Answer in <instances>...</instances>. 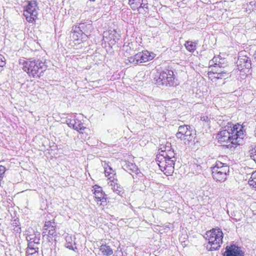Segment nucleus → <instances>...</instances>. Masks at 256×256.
<instances>
[{"instance_id": "4", "label": "nucleus", "mask_w": 256, "mask_h": 256, "mask_svg": "<svg viewBox=\"0 0 256 256\" xmlns=\"http://www.w3.org/2000/svg\"><path fill=\"white\" fill-rule=\"evenodd\" d=\"M229 170L227 164L217 161L212 170L214 179L220 182H224L228 174Z\"/></svg>"}, {"instance_id": "43", "label": "nucleus", "mask_w": 256, "mask_h": 256, "mask_svg": "<svg viewBox=\"0 0 256 256\" xmlns=\"http://www.w3.org/2000/svg\"><path fill=\"white\" fill-rule=\"evenodd\" d=\"M252 186L256 190V183H254V184Z\"/></svg>"}, {"instance_id": "17", "label": "nucleus", "mask_w": 256, "mask_h": 256, "mask_svg": "<svg viewBox=\"0 0 256 256\" xmlns=\"http://www.w3.org/2000/svg\"><path fill=\"white\" fill-rule=\"evenodd\" d=\"M40 234L39 232H36L32 234H28L26 236V238L28 242H32L40 244Z\"/></svg>"}, {"instance_id": "5", "label": "nucleus", "mask_w": 256, "mask_h": 256, "mask_svg": "<svg viewBox=\"0 0 256 256\" xmlns=\"http://www.w3.org/2000/svg\"><path fill=\"white\" fill-rule=\"evenodd\" d=\"M190 129V127L189 126H180L178 127V132L176 134V138L180 139L186 145H189L195 137Z\"/></svg>"}, {"instance_id": "19", "label": "nucleus", "mask_w": 256, "mask_h": 256, "mask_svg": "<svg viewBox=\"0 0 256 256\" xmlns=\"http://www.w3.org/2000/svg\"><path fill=\"white\" fill-rule=\"evenodd\" d=\"M142 63L148 61L154 58V54H150L148 51L145 50L140 52Z\"/></svg>"}, {"instance_id": "33", "label": "nucleus", "mask_w": 256, "mask_h": 256, "mask_svg": "<svg viewBox=\"0 0 256 256\" xmlns=\"http://www.w3.org/2000/svg\"><path fill=\"white\" fill-rule=\"evenodd\" d=\"M174 150H170L168 152H167V158L168 159H170V160H176L175 156H174Z\"/></svg>"}, {"instance_id": "21", "label": "nucleus", "mask_w": 256, "mask_h": 256, "mask_svg": "<svg viewBox=\"0 0 256 256\" xmlns=\"http://www.w3.org/2000/svg\"><path fill=\"white\" fill-rule=\"evenodd\" d=\"M128 62L130 63L136 64L142 63L140 52L128 58Z\"/></svg>"}, {"instance_id": "37", "label": "nucleus", "mask_w": 256, "mask_h": 256, "mask_svg": "<svg viewBox=\"0 0 256 256\" xmlns=\"http://www.w3.org/2000/svg\"><path fill=\"white\" fill-rule=\"evenodd\" d=\"M37 251H38V250H34V249H32L28 247L26 252V255H27V256H28L30 255V254H34V252H36Z\"/></svg>"}, {"instance_id": "31", "label": "nucleus", "mask_w": 256, "mask_h": 256, "mask_svg": "<svg viewBox=\"0 0 256 256\" xmlns=\"http://www.w3.org/2000/svg\"><path fill=\"white\" fill-rule=\"evenodd\" d=\"M40 244L32 242H28V248H30L32 249L35 250H38V246H40Z\"/></svg>"}, {"instance_id": "20", "label": "nucleus", "mask_w": 256, "mask_h": 256, "mask_svg": "<svg viewBox=\"0 0 256 256\" xmlns=\"http://www.w3.org/2000/svg\"><path fill=\"white\" fill-rule=\"evenodd\" d=\"M72 38L76 40H78L80 38L85 40L87 38H85L84 35H81L82 32H80L78 26H74L72 29Z\"/></svg>"}, {"instance_id": "34", "label": "nucleus", "mask_w": 256, "mask_h": 256, "mask_svg": "<svg viewBox=\"0 0 256 256\" xmlns=\"http://www.w3.org/2000/svg\"><path fill=\"white\" fill-rule=\"evenodd\" d=\"M126 167L128 168L132 172H136L138 170L136 166L132 163H129Z\"/></svg>"}, {"instance_id": "39", "label": "nucleus", "mask_w": 256, "mask_h": 256, "mask_svg": "<svg viewBox=\"0 0 256 256\" xmlns=\"http://www.w3.org/2000/svg\"><path fill=\"white\" fill-rule=\"evenodd\" d=\"M106 195L104 194L102 197L101 198L98 200V202H101V204L105 205L106 204V198L105 197Z\"/></svg>"}, {"instance_id": "23", "label": "nucleus", "mask_w": 256, "mask_h": 256, "mask_svg": "<svg viewBox=\"0 0 256 256\" xmlns=\"http://www.w3.org/2000/svg\"><path fill=\"white\" fill-rule=\"evenodd\" d=\"M184 45L186 50L190 52H194L196 50V43L188 41Z\"/></svg>"}, {"instance_id": "3", "label": "nucleus", "mask_w": 256, "mask_h": 256, "mask_svg": "<svg viewBox=\"0 0 256 256\" xmlns=\"http://www.w3.org/2000/svg\"><path fill=\"white\" fill-rule=\"evenodd\" d=\"M208 240L206 248L210 251L218 250L222 243L224 234L220 228H212L206 233Z\"/></svg>"}, {"instance_id": "9", "label": "nucleus", "mask_w": 256, "mask_h": 256, "mask_svg": "<svg viewBox=\"0 0 256 256\" xmlns=\"http://www.w3.org/2000/svg\"><path fill=\"white\" fill-rule=\"evenodd\" d=\"M246 52H240L238 53V60L236 61V66L240 72H245L252 68V62L250 58L245 55Z\"/></svg>"}, {"instance_id": "30", "label": "nucleus", "mask_w": 256, "mask_h": 256, "mask_svg": "<svg viewBox=\"0 0 256 256\" xmlns=\"http://www.w3.org/2000/svg\"><path fill=\"white\" fill-rule=\"evenodd\" d=\"M5 171V167L3 166H0V186H1L2 181L3 179Z\"/></svg>"}, {"instance_id": "29", "label": "nucleus", "mask_w": 256, "mask_h": 256, "mask_svg": "<svg viewBox=\"0 0 256 256\" xmlns=\"http://www.w3.org/2000/svg\"><path fill=\"white\" fill-rule=\"evenodd\" d=\"M248 183L250 185L254 184L256 183V171L252 172L250 178L249 179Z\"/></svg>"}, {"instance_id": "13", "label": "nucleus", "mask_w": 256, "mask_h": 256, "mask_svg": "<svg viewBox=\"0 0 256 256\" xmlns=\"http://www.w3.org/2000/svg\"><path fill=\"white\" fill-rule=\"evenodd\" d=\"M229 72L228 69L218 70L216 72H208L209 78H213L214 79H225L228 78Z\"/></svg>"}, {"instance_id": "16", "label": "nucleus", "mask_w": 256, "mask_h": 256, "mask_svg": "<svg viewBox=\"0 0 256 256\" xmlns=\"http://www.w3.org/2000/svg\"><path fill=\"white\" fill-rule=\"evenodd\" d=\"M117 179L112 180L108 182V184L110 188L113 190L114 192L118 195H120L122 193L123 188L120 186L117 183Z\"/></svg>"}, {"instance_id": "28", "label": "nucleus", "mask_w": 256, "mask_h": 256, "mask_svg": "<svg viewBox=\"0 0 256 256\" xmlns=\"http://www.w3.org/2000/svg\"><path fill=\"white\" fill-rule=\"evenodd\" d=\"M6 65V59L4 56L0 54V72H2Z\"/></svg>"}, {"instance_id": "38", "label": "nucleus", "mask_w": 256, "mask_h": 256, "mask_svg": "<svg viewBox=\"0 0 256 256\" xmlns=\"http://www.w3.org/2000/svg\"><path fill=\"white\" fill-rule=\"evenodd\" d=\"M96 192H103L102 188L97 185H95L94 186V194L96 193Z\"/></svg>"}, {"instance_id": "26", "label": "nucleus", "mask_w": 256, "mask_h": 256, "mask_svg": "<svg viewBox=\"0 0 256 256\" xmlns=\"http://www.w3.org/2000/svg\"><path fill=\"white\" fill-rule=\"evenodd\" d=\"M218 123L219 124L220 126H222L223 130H224V127L227 126H230V128H233L232 126H234L231 122H228L226 121H224V120H222L221 118L219 119Z\"/></svg>"}, {"instance_id": "24", "label": "nucleus", "mask_w": 256, "mask_h": 256, "mask_svg": "<svg viewBox=\"0 0 256 256\" xmlns=\"http://www.w3.org/2000/svg\"><path fill=\"white\" fill-rule=\"evenodd\" d=\"M66 247L70 250L75 251V249H76V248L75 246L74 248L72 246V237L70 236H67L66 238Z\"/></svg>"}, {"instance_id": "6", "label": "nucleus", "mask_w": 256, "mask_h": 256, "mask_svg": "<svg viewBox=\"0 0 256 256\" xmlns=\"http://www.w3.org/2000/svg\"><path fill=\"white\" fill-rule=\"evenodd\" d=\"M154 79L159 86H171L174 84V72L170 70L163 71L158 73Z\"/></svg>"}, {"instance_id": "36", "label": "nucleus", "mask_w": 256, "mask_h": 256, "mask_svg": "<svg viewBox=\"0 0 256 256\" xmlns=\"http://www.w3.org/2000/svg\"><path fill=\"white\" fill-rule=\"evenodd\" d=\"M94 194V197L96 198V200L97 202H98V200L102 197L103 195H104V193L103 192H96V193Z\"/></svg>"}, {"instance_id": "40", "label": "nucleus", "mask_w": 256, "mask_h": 256, "mask_svg": "<svg viewBox=\"0 0 256 256\" xmlns=\"http://www.w3.org/2000/svg\"><path fill=\"white\" fill-rule=\"evenodd\" d=\"M200 120L202 121H204L206 122H208L210 121V118L207 116H202Z\"/></svg>"}, {"instance_id": "1", "label": "nucleus", "mask_w": 256, "mask_h": 256, "mask_svg": "<svg viewBox=\"0 0 256 256\" xmlns=\"http://www.w3.org/2000/svg\"><path fill=\"white\" fill-rule=\"evenodd\" d=\"M230 126H227L224 129L222 130L218 134L217 138L220 143L226 142L228 144L227 148L231 150H234L235 148L240 145L244 137V133L242 130V127L240 124H235L230 128Z\"/></svg>"}, {"instance_id": "35", "label": "nucleus", "mask_w": 256, "mask_h": 256, "mask_svg": "<svg viewBox=\"0 0 256 256\" xmlns=\"http://www.w3.org/2000/svg\"><path fill=\"white\" fill-rule=\"evenodd\" d=\"M54 225V222H52L50 221L46 222L44 226V231L47 230L49 228V226H53Z\"/></svg>"}, {"instance_id": "2", "label": "nucleus", "mask_w": 256, "mask_h": 256, "mask_svg": "<svg viewBox=\"0 0 256 256\" xmlns=\"http://www.w3.org/2000/svg\"><path fill=\"white\" fill-rule=\"evenodd\" d=\"M22 64L23 70L33 78H40L46 69L44 62L40 60H24Z\"/></svg>"}, {"instance_id": "32", "label": "nucleus", "mask_w": 256, "mask_h": 256, "mask_svg": "<svg viewBox=\"0 0 256 256\" xmlns=\"http://www.w3.org/2000/svg\"><path fill=\"white\" fill-rule=\"evenodd\" d=\"M224 59L220 58L219 57L214 56L212 60L210 61V64L215 66V64L218 63V60H224Z\"/></svg>"}, {"instance_id": "7", "label": "nucleus", "mask_w": 256, "mask_h": 256, "mask_svg": "<svg viewBox=\"0 0 256 256\" xmlns=\"http://www.w3.org/2000/svg\"><path fill=\"white\" fill-rule=\"evenodd\" d=\"M37 9L36 2L34 0L29 2L24 8V16L28 22H32L36 20L38 14Z\"/></svg>"}, {"instance_id": "14", "label": "nucleus", "mask_w": 256, "mask_h": 256, "mask_svg": "<svg viewBox=\"0 0 256 256\" xmlns=\"http://www.w3.org/2000/svg\"><path fill=\"white\" fill-rule=\"evenodd\" d=\"M164 162H160L158 165L162 171L168 170L170 172H173L174 169V165L176 160L166 159Z\"/></svg>"}, {"instance_id": "12", "label": "nucleus", "mask_w": 256, "mask_h": 256, "mask_svg": "<svg viewBox=\"0 0 256 256\" xmlns=\"http://www.w3.org/2000/svg\"><path fill=\"white\" fill-rule=\"evenodd\" d=\"M224 256H244V252L241 248L234 244L227 246Z\"/></svg>"}, {"instance_id": "10", "label": "nucleus", "mask_w": 256, "mask_h": 256, "mask_svg": "<svg viewBox=\"0 0 256 256\" xmlns=\"http://www.w3.org/2000/svg\"><path fill=\"white\" fill-rule=\"evenodd\" d=\"M128 4L132 10H137L140 14H145L148 12V4L147 0H128Z\"/></svg>"}, {"instance_id": "42", "label": "nucleus", "mask_w": 256, "mask_h": 256, "mask_svg": "<svg viewBox=\"0 0 256 256\" xmlns=\"http://www.w3.org/2000/svg\"><path fill=\"white\" fill-rule=\"evenodd\" d=\"M254 60H256V50H255L254 54Z\"/></svg>"}, {"instance_id": "27", "label": "nucleus", "mask_w": 256, "mask_h": 256, "mask_svg": "<svg viewBox=\"0 0 256 256\" xmlns=\"http://www.w3.org/2000/svg\"><path fill=\"white\" fill-rule=\"evenodd\" d=\"M224 60H218V63L215 64L214 68H219L220 69H228V65L224 62Z\"/></svg>"}, {"instance_id": "22", "label": "nucleus", "mask_w": 256, "mask_h": 256, "mask_svg": "<svg viewBox=\"0 0 256 256\" xmlns=\"http://www.w3.org/2000/svg\"><path fill=\"white\" fill-rule=\"evenodd\" d=\"M56 226H49V228L47 230L43 231V234H48L49 236H52V238H56L57 236V234L55 230Z\"/></svg>"}, {"instance_id": "11", "label": "nucleus", "mask_w": 256, "mask_h": 256, "mask_svg": "<svg viewBox=\"0 0 256 256\" xmlns=\"http://www.w3.org/2000/svg\"><path fill=\"white\" fill-rule=\"evenodd\" d=\"M78 28H79L80 32H82L81 35H84L86 38L90 36L94 30L92 22L90 20H86L84 22L80 23Z\"/></svg>"}, {"instance_id": "15", "label": "nucleus", "mask_w": 256, "mask_h": 256, "mask_svg": "<svg viewBox=\"0 0 256 256\" xmlns=\"http://www.w3.org/2000/svg\"><path fill=\"white\" fill-rule=\"evenodd\" d=\"M102 166L104 168L105 176L106 177H108L110 180H115L116 172L114 170L108 162H103L102 164Z\"/></svg>"}, {"instance_id": "41", "label": "nucleus", "mask_w": 256, "mask_h": 256, "mask_svg": "<svg viewBox=\"0 0 256 256\" xmlns=\"http://www.w3.org/2000/svg\"><path fill=\"white\" fill-rule=\"evenodd\" d=\"M38 251H37L36 252H34V254H30V255L28 256H39V254H38Z\"/></svg>"}, {"instance_id": "18", "label": "nucleus", "mask_w": 256, "mask_h": 256, "mask_svg": "<svg viewBox=\"0 0 256 256\" xmlns=\"http://www.w3.org/2000/svg\"><path fill=\"white\" fill-rule=\"evenodd\" d=\"M100 250L105 256H110L113 254L112 248L106 244L102 243L100 248Z\"/></svg>"}, {"instance_id": "8", "label": "nucleus", "mask_w": 256, "mask_h": 256, "mask_svg": "<svg viewBox=\"0 0 256 256\" xmlns=\"http://www.w3.org/2000/svg\"><path fill=\"white\" fill-rule=\"evenodd\" d=\"M66 123L70 128L76 130L80 134H84L86 132V130H88V128L84 126L83 123L76 118L74 114H72L66 118Z\"/></svg>"}, {"instance_id": "25", "label": "nucleus", "mask_w": 256, "mask_h": 256, "mask_svg": "<svg viewBox=\"0 0 256 256\" xmlns=\"http://www.w3.org/2000/svg\"><path fill=\"white\" fill-rule=\"evenodd\" d=\"M161 154H159L156 156V161L158 162H164L166 161L167 158V152L166 151H162Z\"/></svg>"}]
</instances>
